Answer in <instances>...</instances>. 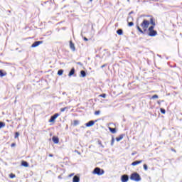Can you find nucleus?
I'll return each instance as SVG.
<instances>
[{
  "label": "nucleus",
  "instance_id": "obj_35",
  "mask_svg": "<svg viewBox=\"0 0 182 182\" xmlns=\"http://www.w3.org/2000/svg\"><path fill=\"white\" fill-rule=\"evenodd\" d=\"M106 65H107L106 64H104V65H102L101 66V68H105Z\"/></svg>",
  "mask_w": 182,
  "mask_h": 182
},
{
  "label": "nucleus",
  "instance_id": "obj_28",
  "mask_svg": "<svg viewBox=\"0 0 182 182\" xmlns=\"http://www.w3.org/2000/svg\"><path fill=\"white\" fill-rule=\"evenodd\" d=\"M133 25H134V23H133V21L128 23V26H133Z\"/></svg>",
  "mask_w": 182,
  "mask_h": 182
},
{
  "label": "nucleus",
  "instance_id": "obj_17",
  "mask_svg": "<svg viewBox=\"0 0 182 182\" xmlns=\"http://www.w3.org/2000/svg\"><path fill=\"white\" fill-rule=\"evenodd\" d=\"M109 132H111V133H112L113 134H114V133H116V128L109 127Z\"/></svg>",
  "mask_w": 182,
  "mask_h": 182
},
{
  "label": "nucleus",
  "instance_id": "obj_40",
  "mask_svg": "<svg viewBox=\"0 0 182 182\" xmlns=\"http://www.w3.org/2000/svg\"><path fill=\"white\" fill-rule=\"evenodd\" d=\"M134 154H135L134 153H132V156H134Z\"/></svg>",
  "mask_w": 182,
  "mask_h": 182
},
{
  "label": "nucleus",
  "instance_id": "obj_9",
  "mask_svg": "<svg viewBox=\"0 0 182 182\" xmlns=\"http://www.w3.org/2000/svg\"><path fill=\"white\" fill-rule=\"evenodd\" d=\"M70 48L71 50H73V52H75V50H76V48L75 47V43H73V42L72 41H70Z\"/></svg>",
  "mask_w": 182,
  "mask_h": 182
},
{
  "label": "nucleus",
  "instance_id": "obj_33",
  "mask_svg": "<svg viewBox=\"0 0 182 182\" xmlns=\"http://www.w3.org/2000/svg\"><path fill=\"white\" fill-rule=\"evenodd\" d=\"M15 146H16V144H15V143H13V144H11V147H15Z\"/></svg>",
  "mask_w": 182,
  "mask_h": 182
},
{
  "label": "nucleus",
  "instance_id": "obj_41",
  "mask_svg": "<svg viewBox=\"0 0 182 182\" xmlns=\"http://www.w3.org/2000/svg\"><path fill=\"white\" fill-rule=\"evenodd\" d=\"M93 0H90V2H92Z\"/></svg>",
  "mask_w": 182,
  "mask_h": 182
},
{
  "label": "nucleus",
  "instance_id": "obj_10",
  "mask_svg": "<svg viewBox=\"0 0 182 182\" xmlns=\"http://www.w3.org/2000/svg\"><path fill=\"white\" fill-rule=\"evenodd\" d=\"M143 163V160L135 161L131 164V166H137V164H141Z\"/></svg>",
  "mask_w": 182,
  "mask_h": 182
},
{
  "label": "nucleus",
  "instance_id": "obj_21",
  "mask_svg": "<svg viewBox=\"0 0 182 182\" xmlns=\"http://www.w3.org/2000/svg\"><path fill=\"white\" fill-rule=\"evenodd\" d=\"M5 122H0V129H2V127H5Z\"/></svg>",
  "mask_w": 182,
  "mask_h": 182
},
{
  "label": "nucleus",
  "instance_id": "obj_38",
  "mask_svg": "<svg viewBox=\"0 0 182 182\" xmlns=\"http://www.w3.org/2000/svg\"><path fill=\"white\" fill-rule=\"evenodd\" d=\"M172 150V151H174V153H176V149H171Z\"/></svg>",
  "mask_w": 182,
  "mask_h": 182
},
{
  "label": "nucleus",
  "instance_id": "obj_29",
  "mask_svg": "<svg viewBox=\"0 0 182 182\" xmlns=\"http://www.w3.org/2000/svg\"><path fill=\"white\" fill-rule=\"evenodd\" d=\"M18 137H19V134H18V132H16L14 139H18Z\"/></svg>",
  "mask_w": 182,
  "mask_h": 182
},
{
  "label": "nucleus",
  "instance_id": "obj_20",
  "mask_svg": "<svg viewBox=\"0 0 182 182\" xmlns=\"http://www.w3.org/2000/svg\"><path fill=\"white\" fill-rule=\"evenodd\" d=\"M58 76H62V75H63V70H59L58 71Z\"/></svg>",
  "mask_w": 182,
  "mask_h": 182
},
{
  "label": "nucleus",
  "instance_id": "obj_30",
  "mask_svg": "<svg viewBox=\"0 0 182 182\" xmlns=\"http://www.w3.org/2000/svg\"><path fill=\"white\" fill-rule=\"evenodd\" d=\"M99 96L100 97H103L104 99L106 98V94H101Z\"/></svg>",
  "mask_w": 182,
  "mask_h": 182
},
{
  "label": "nucleus",
  "instance_id": "obj_16",
  "mask_svg": "<svg viewBox=\"0 0 182 182\" xmlns=\"http://www.w3.org/2000/svg\"><path fill=\"white\" fill-rule=\"evenodd\" d=\"M75 75V68H72L71 70L70 71L68 76H73Z\"/></svg>",
  "mask_w": 182,
  "mask_h": 182
},
{
  "label": "nucleus",
  "instance_id": "obj_12",
  "mask_svg": "<svg viewBox=\"0 0 182 182\" xmlns=\"http://www.w3.org/2000/svg\"><path fill=\"white\" fill-rule=\"evenodd\" d=\"M8 73L6 71H4V70H0V77H4V76H6Z\"/></svg>",
  "mask_w": 182,
  "mask_h": 182
},
{
  "label": "nucleus",
  "instance_id": "obj_37",
  "mask_svg": "<svg viewBox=\"0 0 182 182\" xmlns=\"http://www.w3.org/2000/svg\"><path fill=\"white\" fill-rule=\"evenodd\" d=\"M158 105H161V102L157 101Z\"/></svg>",
  "mask_w": 182,
  "mask_h": 182
},
{
  "label": "nucleus",
  "instance_id": "obj_25",
  "mask_svg": "<svg viewBox=\"0 0 182 182\" xmlns=\"http://www.w3.org/2000/svg\"><path fill=\"white\" fill-rule=\"evenodd\" d=\"M68 109H69V107H68L61 108V109H60V112H65V110H68Z\"/></svg>",
  "mask_w": 182,
  "mask_h": 182
},
{
  "label": "nucleus",
  "instance_id": "obj_8",
  "mask_svg": "<svg viewBox=\"0 0 182 182\" xmlns=\"http://www.w3.org/2000/svg\"><path fill=\"white\" fill-rule=\"evenodd\" d=\"M122 182H127V181H129V176H127V175H123V176H122Z\"/></svg>",
  "mask_w": 182,
  "mask_h": 182
},
{
  "label": "nucleus",
  "instance_id": "obj_23",
  "mask_svg": "<svg viewBox=\"0 0 182 182\" xmlns=\"http://www.w3.org/2000/svg\"><path fill=\"white\" fill-rule=\"evenodd\" d=\"M73 124H74V126H77V124H79V120H74Z\"/></svg>",
  "mask_w": 182,
  "mask_h": 182
},
{
  "label": "nucleus",
  "instance_id": "obj_27",
  "mask_svg": "<svg viewBox=\"0 0 182 182\" xmlns=\"http://www.w3.org/2000/svg\"><path fill=\"white\" fill-rule=\"evenodd\" d=\"M151 99H159V95H154L151 97Z\"/></svg>",
  "mask_w": 182,
  "mask_h": 182
},
{
  "label": "nucleus",
  "instance_id": "obj_18",
  "mask_svg": "<svg viewBox=\"0 0 182 182\" xmlns=\"http://www.w3.org/2000/svg\"><path fill=\"white\" fill-rule=\"evenodd\" d=\"M117 35H119V36L123 35V30L122 29H118L117 31Z\"/></svg>",
  "mask_w": 182,
  "mask_h": 182
},
{
  "label": "nucleus",
  "instance_id": "obj_34",
  "mask_svg": "<svg viewBox=\"0 0 182 182\" xmlns=\"http://www.w3.org/2000/svg\"><path fill=\"white\" fill-rule=\"evenodd\" d=\"M84 41H85V42H87V41H89V39H87V38H86V37H84Z\"/></svg>",
  "mask_w": 182,
  "mask_h": 182
},
{
  "label": "nucleus",
  "instance_id": "obj_24",
  "mask_svg": "<svg viewBox=\"0 0 182 182\" xmlns=\"http://www.w3.org/2000/svg\"><path fill=\"white\" fill-rule=\"evenodd\" d=\"M9 177H10V178H15L16 177V176L14 173H10Z\"/></svg>",
  "mask_w": 182,
  "mask_h": 182
},
{
  "label": "nucleus",
  "instance_id": "obj_1",
  "mask_svg": "<svg viewBox=\"0 0 182 182\" xmlns=\"http://www.w3.org/2000/svg\"><path fill=\"white\" fill-rule=\"evenodd\" d=\"M147 18H149V19L145 18L141 23V28L139 26H136V28L139 32H140V33H144V32H146V31L149 29V26H150V24L156 26V21H154V18H153V16H147Z\"/></svg>",
  "mask_w": 182,
  "mask_h": 182
},
{
  "label": "nucleus",
  "instance_id": "obj_6",
  "mask_svg": "<svg viewBox=\"0 0 182 182\" xmlns=\"http://www.w3.org/2000/svg\"><path fill=\"white\" fill-rule=\"evenodd\" d=\"M95 122H97V120H95V121L91 120L88 122L87 123L85 124L86 127H92V126L95 124Z\"/></svg>",
  "mask_w": 182,
  "mask_h": 182
},
{
  "label": "nucleus",
  "instance_id": "obj_32",
  "mask_svg": "<svg viewBox=\"0 0 182 182\" xmlns=\"http://www.w3.org/2000/svg\"><path fill=\"white\" fill-rule=\"evenodd\" d=\"M144 169L147 171V164H144Z\"/></svg>",
  "mask_w": 182,
  "mask_h": 182
},
{
  "label": "nucleus",
  "instance_id": "obj_22",
  "mask_svg": "<svg viewBox=\"0 0 182 182\" xmlns=\"http://www.w3.org/2000/svg\"><path fill=\"white\" fill-rule=\"evenodd\" d=\"M160 112H161V113H162V114H166V109L161 108Z\"/></svg>",
  "mask_w": 182,
  "mask_h": 182
},
{
  "label": "nucleus",
  "instance_id": "obj_3",
  "mask_svg": "<svg viewBox=\"0 0 182 182\" xmlns=\"http://www.w3.org/2000/svg\"><path fill=\"white\" fill-rule=\"evenodd\" d=\"M130 179L133 180L134 181H140L141 180V178L140 177V175L139 173H134L131 174Z\"/></svg>",
  "mask_w": 182,
  "mask_h": 182
},
{
  "label": "nucleus",
  "instance_id": "obj_5",
  "mask_svg": "<svg viewBox=\"0 0 182 182\" xmlns=\"http://www.w3.org/2000/svg\"><path fill=\"white\" fill-rule=\"evenodd\" d=\"M59 117V114L55 113L54 115H53L50 119H49V123H55V120Z\"/></svg>",
  "mask_w": 182,
  "mask_h": 182
},
{
  "label": "nucleus",
  "instance_id": "obj_39",
  "mask_svg": "<svg viewBox=\"0 0 182 182\" xmlns=\"http://www.w3.org/2000/svg\"><path fill=\"white\" fill-rule=\"evenodd\" d=\"M72 176H73V173L70 174V177H72Z\"/></svg>",
  "mask_w": 182,
  "mask_h": 182
},
{
  "label": "nucleus",
  "instance_id": "obj_7",
  "mask_svg": "<svg viewBox=\"0 0 182 182\" xmlns=\"http://www.w3.org/2000/svg\"><path fill=\"white\" fill-rule=\"evenodd\" d=\"M43 43V41H36L31 45V48H36L38 45Z\"/></svg>",
  "mask_w": 182,
  "mask_h": 182
},
{
  "label": "nucleus",
  "instance_id": "obj_31",
  "mask_svg": "<svg viewBox=\"0 0 182 182\" xmlns=\"http://www.w3.org/2000/svg\"><path fill=\"white\" fill-rule=\"evenodd\" d=\"M114 144V138H112L111 141V146H113Z\"/></svg>",
  "mask_w": 182,
  "mask_h": 182
},
{
  "label": "nucleus",
  "instance_id": "obj_19",
  "mask_svg": "<svg viewBox=\"0 0 182 182\" xmlns=\"http://www.w3.org/2000/svg\"><path fill=\"white\" fill-rule=\"evenodd\" d=\"M80 75L82 77H86V72H85V70H81Z\"/></svg>",
  "mask_w": 182,
  "mask_h": 182
},
{
  "label": "nucleus",
  "instance_id": "obj_13",
  "mask_svg": "<svg viewBox=\"0 0 182 182\" xmlns=\"http://www.w3.org/2000/svg\"><path fill=\"white\" fill-rule=\"evenodd\" d=\"M21 166H23V167H29V164L26 161H21Z\"/></svg>",
  "mask_w": 182,
  "mask_h": 182
},
{
  "label": "nucleus",
  "instance_id": "obj_36",
  "mask_svg": "<svg viewBox=\"0 0 182 182\" xmlns=\"http://www.w3.org/2000/svg\"><path fill=\"white\" fill-rule=\"evenodd\" d=\"M48 156H49V157H53V154H50Z\"/></svg>",
  "mask_w": 182,
  "mask_h": 182
},
{
  "label": "nucleus",
  "instance_id": "obj_15",
  "mask_svg": "<svg viewBox=\"0 0 182 182\" xmlns=\"http://www.w3.org/2000/svg\"><path fill=\"white\" fill-rule=\"evenodd\" d=\"M123 137H124V134H122L116 138L117 141H120V140H123Z\"/></svg>",
  "mask_w": 182,
  "mask_h": 182
},
{
  "label": "nucleus",
  "instance_id": "obj_4",
  "mask_svg": "<svg viewBox=\"0 0 182 182\" xmlns=\"http://www.w3.org/2000/svg\"><path fill=\"white\" fill-rule=\"evenodd\" d=\"M93 174H97V176H103V174H105V171L103 169H100L99 167H97L94 169Z\"/></svg>",
  "mask_w": 182,
  "mask_h": 182
},
{
  "label": "nucleus",
  "instance_id": "obj_14",
  "mask_svg": "<svg viewBox=\"0 0 182 182\" xmlns=\"http://www.w3.org/2000/svg\"><path fill=\"white\" fill-rule=\"evenodd\" d=\"M80 181V178L77 176H75L73 178V182H79Z\"/></svg>",
  "mask_w": 182,
  "mask_h": 182
},
{
  "label": "nucleus",
  "instance_id": "obj_2",
  "mask_svg": "<svg viewBox=\"0 0 182 182\" xmlns=\"http://www.w3.org/2000/svg\"><path fill=\"white\" fill-rule=\"evenodd\" d=\"M154 25L151 26L150 27H149L148 28V35L149 36H156L157 35V31L156 30H154Z\"/></svg>",
  "mask_w": 182,
  "mask_h": 182
},
{
  "label": "nucleus",
  "instance_id": "obj_26",
  "mask_svg": "<svg viewBox=\"0 0 182 182\" xmlns=\"http://www.w3.org/2000/svg\"><path fill=\"white\" fill-rule=\"evenodd\" d=\"M95 116H99V114H100V110L95 111Z\"/></svg>",
  "mask_w": 182,
  "mask_h": 182
},
{
  "label": "nucleus",
  "instance_id": "obj_11",
  "mask_svg": "<svg viewBox=\"0 0 182 182\" xmlns=\"http://www.w3.org/2000/svg\"><path fill=\"white\" fill-rule=\"evenodd\" d=\"M52 140L55 144H58V143H59V137L58 136H53Z\"/></svg>",
  "mask_w": 182,
  "mask_h": 182
}]
</instances>
